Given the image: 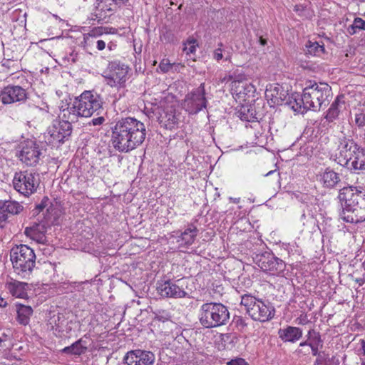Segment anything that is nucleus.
Masks as SVG:
<instances>
[{
    "label": "nucleus",
    "instance_id": "f257e3e1",
    "mask_svg": "<svg viewBox=\"0 0 365 365\" xmlns=\"http://www.w3.org/2000/svg\"><path fill=\"white\" fill-rule=\"evenodd\" d=\"M146 137L144 123L134 118L118 120L113 128L112 143L120 152L128 153L140 145Z\"/></svg>",
    "mask_w": 365,
    "mask_h": 365
},
{
    "label": "nucleus",
    "instance_id": "f03ea898",
    "mask_svg": "<svg viewBox=\"0 0 365 365\" xmlns=\"http://www.w3.org/2000/svg\"><path fill=\"white\" fill-rule=\"evenodd\" d=\"M337 197L341 203L339 217L342 220L356 224L365 220V187H344L339 190Z\"/></svg>",
    "mask_w": 365,
    "mask_h": 365
},
{
    "label": "nucleus",
    "instance_id": "7ed1b4c3",
    "mask_svg": "<svg viewBox=\"0 0 365 365\" xmlns=\"http://www.w3.org/2000/svg\"><path fill=\"white\" fill-rule=\"evenodd\" d=\"M102 107V101L99 95L91 91H85L75 98L68 108L62 110L63 118L77 122L79 117L89 118Z\"/></svg>",
    "mask_w": 365,
    "mask_h": 365
},
{
    "label": "nucleus",
    "instance_id": "20e7f679",
    "mask_svg": "<svg viewBox=\"0 0 365 365\" xmlns=\"http://www.w3.org/2000/svg\"><path fill=\"white\" fill-rule=\"evenodd\" d=\"M10 259L16 272L23 278L29 277L36 264L34 251L26 245L14 247L10 251Z\"/></svg>",
    "mask_w": 365,
    "mask_h": 365
},
{
    "label": "nucleus",
    "instance_id": "39448f33",
    "mask_svg": "<svg viewBox=\"0 0 365 365\" xmlns=\"http://www.w3.org/2000/svg\"><path fill=\"white\" fill-rule=\"evenodd\" d=\"M331 87L327 83H314L307 86L301 96L304 110H319L322 105L329 103Z\"/></svg>",
    "mask_w": 365,
    "mask_h": 365
},
{
    "label": "nucleus",
    "instance_id": "423d86ee",
    "mask_svg": "<svg viewBox=\"0 0 365 365\" xmlns=\"http://www.w3.org/2000/svg\"><path fill=\"white\" fill-rule=\"evenodd\" d=\"M229 319L230 312L221 303H205L201 307L200 322L206 328L224 325Z\"/></svg>",
    "mask_w": 365,
    "mask_h": 365
},
{
    "label": "nucleus",
    "instance_id": "0eeeda50",
    "mask_svg": "<svg viewBox=\"0 0 365 365\" xmlns=\"http://www.w3.org/2000/svg\"><path fill=\"white\" fill-rule=\"evenodd\" d=\"M241 304L245 307L247 313L255 321L267 322L274 314V308L261 299L253 296L245 294L242 296Z\"/></svg>",
    "mask_w": 365,
    "mask_h": 365
},
{
    "label": "nucleus",
    "instance_id": "6e6552de",
    "mask_svg": "<svg viewBox=\"0 0 365 365\" xmlns=\"http://www.w3.org/2000/svg\"><path fill=\"white\" fill-rule=\"evenodd\" d=\"M12 182L15 190L25 197H29L36 192L40 180L35 172L24 170L15 173Z\"/></svg>",
    "mask_w": 365,
    "mask_h": 365
},
{
    "label": "nucleus",
    "instance_id": "1a4fd4ad",
    "mask_svg": "<svg viewBox=\"0 0 365 365\" xmlns=\"http://www.w3.org/2000/svg\"><path fill=\"white\" fill-rule=\"evenodd\" d=\"M255 262L260 269L272 275H279L285 269V263L272 253L264 252L256 255L254 257Z\"/></svg>",
    "mask_w": 365,
    "mask_h": 365
},
{
    "label": "nucleus",
    "instance_id": "9d476101",
    "mask_svg": "<svg viewBox=\"0 0 365 365\" xmlns=\"http://www.w3.org/2000/svg\"><path fill=\"white\" fill-rule=\"evenodd\" d=\"M130 68L120 62L113 61L109 63L108 73L105 76L108 84L111 87L123 86L128 79Z\"/></svg>",
    "mask_w": 365,
    "mask_h": 365
},
{
    "label": "nucleus",
    "instance_id": "9b49d317",
    "mask_svg": "<svg viewBox=\"0 0 365 365\" xmlns=\"http://www.w3.org/2000/svg\"><path fill=\"white\" fill-rule=\"evenodd\" d=\"M19 160L27 166L36 165L41 155L39 145L33 140H26L21 143Z\"/></svg>",
    "mask_w": 365,
    "mask_h": 365
},
{
    "label": "nucleus",
    "instance_id": "f8f14e48",
    "mask_svg": "<svg viewBox=\"0 0 365 365\" xmlns=\"http://www.w3.org/2000/svg\"><path fill=\"white\" fill-rule=\"evenodd\" d=\"M204 84L188 93L184 99V109L190 114H195L206 108Z\"/></svg>",
    "mask_w": 365,
    "mask_h": 365
},
{
    "label": "nucleus",
    "instance_id": "ddd939ff",
    "mask_svg": "<svg viewBox=\"0 0 365 365\" xmlns=\"http://www.w3.org/2000/svg\"><path fill=\"white\" fill-rule=\"evenodd\" d=\"M359 146L352 139L346 137L340 139L338 145L339 153L336 155L337 163L346 167L354 153L359 150Z\"/></svg>",
    "mask_w": 365,
    "mask_h": 365
},
{
    "label": "nucleus",
    "instance_id": "4468645a",
    "mask_svg": "<svg viewBox=\"0 0 365 365\" xmlns=\"http://www.w3.org/2000/svg\"><path fill=\"white\" fill-rule=\"evenodd\" d=\"M72 123L73 122L71 120L62 118L61 121L53 124L48 130L49 143L54 144L63 142L64 139L70 136L72 133Z\"/></svg>",
    "mask_w": 365,
    "mask_h": 365
},
{
    "label": "nucleus",
    "instance_id": "2eb2a0df",
    "mask_svg": "<svg viewBox=\"0 0 365 365\" xmlns=\"http://www.w3.org/2000/svg\"><path fill=\"white\" fill-rule=\"evenodd\" d=\"M155 359L152 352L139 349L128 351L123 358L125 365H153Z\"/></svg>",
    "mask_w": 365,
    "mask_h": 365
},
{
    "label": "nucleus",
    "instance_id": "dca6fc26",
    "mask_svg": "<svg viewBox=\"0 0 365 365\" xmlns=\"http://www.w3.org/2000/svg\"><path fill=\"white\" fill-rule=\"evenodd\" d=\"M26 98V90L19 86H7L0 94V100L4 104L24 101Z\"/></svg>",
    "mask_w": 365,
    "mask_h": 365
},
{
    "label": "nucleus",
    "instance_id": "f3484780",
    "mask_svg": "<svg viewBox=\"0 0 365 365\" xmlns=\"http://www.w3.org/2000/svg\"><path fill=\"white\" fill-rule=\"evenodd\" d=\"M287 95V91L279 84H269L265 91V98L270 106L282 104Z\"/></svg>",
    "mask_w": 365,
    "mask_h": 365
},
{
    "label": "nucleus",
    "instance_id": "a211bd4d",
    "mask_svg": "<svg viewBox=\"0 0 365 365\" xmlns=\"http://www.w3.org/2000/svg\"><path fill=\"white\" fill-rule=\"evenodd\" d=\"M319 181L327 189H334L341 186V175L330 168H327L319 175Z\"/></svg>",
    "mask_w": 365,
    "mask_h": 365
},
{
    "label": "nucleus",
    "instance_id": "6ab92c4d",
    "mask_svg": "<svg viewBox=\"0 0 365 365\" xmlns=\"http://www.w3.org/2000/svg\"><path fill=\"white\" fill-rule=\"evenodd\" d=\"M279 337L284 342L294 343L302 336V330L296 327L288 326L278 331Z\"/></svg>",
    "mask_w": 365,
    "mask_h": 365
},
{
    "label": "nucleus",
    "instance_id": "aec40b11",
    "mask_svg": "<svg viewBox=\"0 0 365 365\" xmlns=\"http://www.w3.org/2000/svg\"><path fill=\"white\" fill-rule=\"evenodd\" d=\"M158 293L165 297H180L181 289L176 284L170 281H165L158 283L157 287Z\"/></svg>",
    "mask_w": 365,
    "mask_h": 365
},
{
    "label": "nucleus",
    "instance_id": "412c9836",
    "mask_svg": "<svg viewBox=\"0 0 365 365\" xmlns=\"http://www.w3.org/2000/svg\"><path fill=\"white\" fill-rule=\"evenodd\" d=\"M28 284L14 279H11L6 283V288L9 293L17 298H25L27 297L26 287Z\"/></svg>",
    "mask_w": 365,
    "mask_h": 365
},
{
    "label": "nucleus",
    "instance_id": "4be33fe9",
    "mask_svg": "<svg viewBox=\"0 0 365 365\" xmlns=\"http://www.w3.org/2000/svg\"><path fill=\"white\" fill-rule=\"evenodd\" d=\"M111 0H96L95 6V16L98 21L108 16V12L113 11Z\"/></svg>",
    "mask_w": 365,
    "mask_h": 365
},
{
    "label": "nucleus",
    "instance_id": "5701e85b",
    "mask_svg": "<svg viewBox=\"0 0 365 365\" xmlns=\"http://www.w3.org/2000/svg\"><path fill=\"white\" fill-rule=\"evenodd\" d=\"M346 168L354 171L365 170V150L364 148H359V150L354 153Z\"/></svg>",
    "mask_w": 365,
    "mask_h": 365
},
{
    "label": "nucleus",
    "instance_id": "b1692460",
    "mask_svg": "<svg viewBox=\"0 0 365 365\" xmlns=\"http://www.w3.org/2000/svg\"><path fill=\"white\" fill-rule=\"evenodd\" d=\"M180 118V112H176L175 110H170L165 113L164 116L161 117V122L164 123L166 128L171 130L179 123Z\"/></svg>",
    "mask_w": 365,
    "mask_h": 365
},
{
    "label": "nucleus",
    "instance_id": "393cba45",
    "mask_svg": "<svg viewBox=\"0 0 365 365\" xmlns=\"http://www.w3.org/2000/svg\"><path fill=\"white\" fill-rule=\"evenodd\" d=\"M17 307V320L23 325H26L29 322L30 317L33 313V309L30 306L18 304Z\"/></svg>",
    "mask_w": 365,
    "mask_h": 365
},
{
    "label": "nucleus",
    "instance_id": "a878e982",
    "mask_svg": "<svg viewBox=\"0 0 365 365\" xmlns=\"http://www.w3.org/2000/svg\"><path fill=\"white\" fill-rule=\"evenodd\" d=\"M343 96H337L335 101L332 103L330 108H329L327 113L325 116V118L329 122H332L335 120L340 112V105L341 103H344V101H341Z\"/></svg>",
    "mask_w": 365,
    "mask_h": 365
},
{
    "label": "nucleus",
    "instance_id": "bb28decb",
    "mask_svg": "<svg viewBox=\"0 0 365 365\" xmlns=\"http://www.w3.org/2000/svg\"><path fill=\"white\" fill-rule=\"evenodd\" d=\"M304 51L306 54L319 56L324 53V46L317 41H308L305 44Z\"/></svg>",
    "mask_w": 365,
    "mask_h": 365
},
{
    "label": "nucleus",
    "instance_id": "cd10ccee",
    "mask_svg": "<svg viewBox=\"0 0 365 365\" xmlns=\"http://www.w3.org/2000/svg\"><path fill=\"white\" fill-rule=\"evenodd\" d=\"M115 29L113 28L98 27L92 29L88 34L84 35V41L86 43H90L93 41V38L102 35L103 33L108 34L115 33Z\"/></svg>",
    "mask_w": 365,
    "mask_h": 365
},
{
    "label": "nucleus",
    "instance_id": "c85d7f7f",
    "mask_svg": "<svg viewBox=\"0 0 365 365\" xmlns=\"http://www.w3.org/2000/svg\"><path fill=\"white\" fill-rule=\"evenodd\" d=\"M86 349L81 345V340H78L69 346H66L62 349V352L65 354L81 355Z\"/></svg>",
    "mask_w": 365,
    "mask_h": 365
},
{
    "label": "nucleus",
    "instance_id": "c756f323",
    "mask_svg": "<svg viewBox=\"0 0 365 365\" xmlns=\"http://www.w3.org/2000/svg\"><path fill=\"white\" fill-rule=\"evenodd\" d=\"M24 207L16 201H6L4 203V211L12 215H18L23 210Z\"/></svg>",
    "mask_w": 365,
    "mask_h": 365
},
{
    "label": "nucleus",
    "instance_id": "7c9ffc66",
    "mask_svg": "<svg viewBox=\"0 0 365 365\" xmlns=\"http://www.w3.org/2000/svg\"><path fill=\"white\" fill-rule=\"evenodd\" d=\"M198 46L197 41L194 38H188L186 42H184V51H186L187 56L190 57V59L195 61V58L192 56L195 55L196 47ZM189 61V58H187Z\"/></svg>",
    "mask_w": 365,
    "mask_h": 365
},
{
    "label": "nucleus",
    "instance_id": "2f4dec72",
    "mask_svg": "<svg viewBox=\"0 0 365 365\" xmlns=\"http://www.w3.org/2000/svg\"><path fill=\"white\" fill-rule=\"evenodd\" d=\"M197 230L193 225H190L184 230V244L191 245L197 236Z\"/></svg>",
    "mask_w": 365,
    "mask_h": 365
},
{
    "label": "nucleus",
    "instance_id": "473e14b6",
    "mask_svg": "<svg viewBox=\"0 0 365 365\" xmlns=\"http://www.w3.org/2000/svg\"><path fill=\"white\" fill-rule=\"evenodd\" d=\"M300 98L301 96H299L298 94L292 95L291 97H289V101L287 103L294 111L302 112L301 109L303 108V104Z\"/></svg>",
    "mask_w": 365,
    "mask_h": 365
},
{
    "label": "nucleus",
    "instance_id": "72a5a7b5",
    "mask_svg": "<svg viewBox=\"0 0 365 365\" xmlns=\"http://www.w3.org/2000/svg\"><path fill=\"white\" fill-rule=\"evenodd\" d=\"M357 30L365 31V21L361 18H356L352 24L347 29L349 34L353 35L356 33Z\"/></svg>",
    "mask_w": 365,
    "mask_h": 365
},
{
    "label": "nucleus",
    "instance_id": "f704fd0d",
    "mask_svg": "<svg viewBox=\"0 0 365 365\" xmlns=\"http://www.w3.org/2000/svg\"><path fill=\"white\" fill-rule=\"evenodd\" d=\"M310 347L311 346L307 341L301 342L295 353L299 357L308 356L311 353L312 349Z\"/></svg>",
    "mask_w": 365,
    "mask_h": 365
},
{
    "label": "nucleus",
    "instance_id": "c9c22d12",
    "mask_svg": "<svg viewBox=\"0 0 365 365\" xmlns=\"http://www.w3.org/2000/svg\"><path fill=\"white\" fill-rule=\"evenodd\" d=\"M184 349L186 350L185 354H187V359H192L195 349L187 340L184 341Z\"/></svg>",
    "mask_w": 365,
    "mask_h": 365
},
{
    "label": "nucleus",
    "instance_id": "e433bc0d",
    "mask_svg": "<svg viewBox=\"0 0 365 365\" xmlns=\"http://www.w3.org/2000/svg\"><path fill=\"white\" fill-rule=\"evenodd\" d=\"M25 234L28 236L32 238L33 240H37L38 241H40L38 237L42 238V236H40L35 227H26L25 229Z\"/></svg>",
    "mask_w": 365,
    "mask_h": 365
},
{
    "label": "nucleus",
    "instance_id": "4c0bfd02",
    "mask_svg": "<svg viewBox=\"0 0 365 365\" xmlns=\"http://www.w3.org/2000/svg\"><path fill=\"white\" fill-rule=\"evenodd\" d=\"M174 67V64H171L168 60H163L160 65L159 68L164 73L169 71Z\"/></svg>",
    "mask_w": 365,
    "mask_h": 365
},
{
    "label": "nucleus",
    "instance_id": "58836bf2",
    "mask_svg": "<svg viewBox=\"0 0 365 365\" xmlns=\"http://www.w3.org/2000/svg\"><path fill=\"white\" fill-rule=\"evenodd\" d=\"M355 123L359 127H363L365 125V114L363 113L355 115Z\"/></svg>",
    "mask_w": 365,
    "mask_h": 365
},
{
    "label": "nucleus",
    "instance_id": "ea45409f",
    "mask_svg": "<svg viewBox=\"0 0 365 365\" xmlns=\"http://www.w3.org/2000/svg\"><path fill=\"white\" fill-rule=\"evenodd\" d=\"M219 46V48H217V49L215 50L214 51V53H213V58L217 60V61H220L221 60L222 58H223V52H225V50L222 49V43H220L218 44Z\"/></svg>",
    "mask_w": 365,
    "mask_h": 365
},
{
    "label": "nucleus",
    "instance_id": "a19ab883",
    "mask_svg": "<svg viewBox=\"0 0 365 365\" xmlns=\"http://www.w3.org/2000/svg\"><path fill=\"white\" fill-rule=\"evenodd\" d=\"M308 343L310 346H320V348H322L323 346V340L322 339L320 334L309 340Z\"/></svg>",
    "mask_w": 365,
    "mask_h": 365
},
{
    "label": "nucleus",
    "instance_id": "79ce46f5",
    "mask_svg": "<svg viewBox=\"0 0 365 365\" xmlns=\"http://www.w3.org/2000/svg\"><path fill=\"white\" fill-rule=\"evenodd\" d=\"M296 322L299 325H305L309 322V320L307 314H302L299 317L297 318Z\"/></svg>",
    "mask_w": 365,
    "mask_h": 365
},
{
    "label": "nucleus",
    "instance_id": "37998d69",
    "mask_svg": "<svg viewBox=\"0 0 365 365\" xmlns=\"http://www.w3.org/2000/svg\"><path fill=\"white\" fill-rule=\"evenodd\" d=\"M8 216L3 212H0V228H4L7 223Z\"/></svg>",
    "mask_w": 365,
    "mask_h": 365
},
{
    "label": "nucleus",
    "instance_id": "c03bdc74",
    "mask_svg": "<svg viewBox=\"0 0 365 365\" xmlns=\"http://www.w3.org/2000/svg\"><path fill=\"white\" fill-rule=\"evenodd\" d=\"M228 364L230 365H247V363L243 359L231 360Z\"/></svg>",
    "mask_w": 365,
    "mask_h": 365
},
{
    "label": "nucleus",
    "instance_id": "a18cd8bd",
    "mask_svg": "<svg viewBox=\"0 0 365 365\" xmlns=\"http://www.w3.org/2000/svg\"><path fill=\"white\" fill-rule=\"evenodd\" d=\"M105 121V118L102 116L92 119L91 123L93 125H100Z\"/></svg>",
    "mask_w": 365,
    "mask_h": 365
},
{
    "label": "nucleus",
    "instance_id": "49530a36",
    "mask_svg": "<svg viewBox=\"0 0 365 365\" xmlns=\"http://www.w3.org/2000/svg\"><path fill=\"white\" fill-rule=\"evenodd\" d=\"M319 332L316 331L314 329H310L307 333V341L312 338L317 336V335H319Z\"/></svg>",
    "mask_w": 365,
    "mask_h": 365
},
{
    "label": "nucleus",
    "instance_id": "de8ad7c7",
    "mask_svg": "<svg viewBox=\"0 0 365 365\" xmlns=\"http://www.w3.org/2000/svg\"><path fill=\"white\" fill-rule=\"evenodd\" d=\"M310 349H312L311 353L314 356H317L318 357L320 356V352L319 350L320 349V346H311Z\"/></svg>",
    "mask_w": 365,
    "mask_h": 365
},
{
    "label": "nucleus",
    "instance_id": "09e8293b",
    "mask_svg": "<svg viewBox=\"0 0 365 365\" xmlns=\"http://www.w3.org/2000/svg\"><path fill=\"white\" fill-rule=\"evenodd\" d=\"M236 324L237 327L244 328L247 326V323L245 322V319H243L242 317H239L236 319Z\"/></svg>",
    "mask_w": 365,
    "mask_h": 365
},
{
    "label": "nucleus",
    "instance_id": "8fccbe9b",
    "mask_svg": "<svg viewBox=\"0 0 365 365\" xmlns=\"http://www.w3.org/2000/svg\"><path fill=\"white\" fill-rule=\"evenodd\" d=\"M96 46H97V48L99 51H102L106 48V43L103 40H98L96 41Z\"/></svg>",
    "mask_w": 365,
    "mask_h": 365
},
{
    "label": "nucleus",
    "instance_id": "3c124183",
    "mask_svg": "<svg viewBox=\"0 0 365 365\" xmlns=\"http://www.w3.org/2000/svg\"><path fill=\"white\" fill-rule=\"evenodd\" d=\"M326 365H339V359L335 356H333Z\"/></svg>",
    "mask_w": 365,
    "mask_h": 365
},
{
    "label": "nucleus",
    "instance_id": "603ef678",
    "mask_svg": "<svg viewBox=\"0 0 365 365\" xmlns=\"http://www.w3.org/2000/svg\"><path fill=\"white\" fill-rule=\"evenodd\" d=\"M361 344L362 354L364 356H365V340L364 339L361 340ZM362 365H365V359H364V361L362 362Z\"/></svg>",
    "mask_w": 365,
    "mask_h": 365
},
{
    "label": "nucleus",
    "instance_id": "864d4df0",
    "mask_svg": "<svg viewBox=\"0 0 365 365\" xmlns=\"http://www.w3.org/2000/svg\"><path fill=\"white\" fill-rule=\"evenodd\" d=\"M6 305H7L6 301L0 296V307H6Z\"/></svg>",
    "mask_w": 365,
    "mask_h": 365
},
{
    "label": "nucleus",
    "instance_id": "5fc2aeb1",
    "mask_svg": "<svg viewBox=\"0 0 365 365\" xmlns=\"http://www.w3.org/2000/svg\"><path fill=\"white\" fill-rule=\"evenodd\" d=\"M259 43L262 45V46H265L267 44V39L266 38H264L263 37H259Z\"/></svg>",
    "mask_w": 365,
    "mask_h": 365
},
{
    "label": "nucleus",
    "instance_id": "6e6d98bb",
    "mask_svg": "<svg viewBox=\"0 0 365 365\" xmlns=\"http://www.w3.org/2000/svg\"><path fill=\"white\" fill-rule=\"evenodd\" d=\"M356 282L359 285H363V284L365 283V279H364L363 278H359V279H356Z\"/></svg>",
    "mask_w": 365,
    "mask_h": 365
},
{
    "label": "nucleus",
    "instance_id": "4d7b16f0",
    "mask_svg": "<svg viewBox=\"0 0 365 365\" xmlns=\"http://www.w3.org/2000/svg\"><path fill=\"white\" fill-rule=\"evenodd\" d=\"M113 1H114L115 4H120V3H124L125 1H127L128 0H112Z\"/></svg>",
    "mask_w": 365,
    "mask_h": 365
},
{
    "label": "nucleus",
    "instance_id": "13d9d810",
    "mask_svg": "<svg viewBox=\"0 0 365 365\" xmlns=\"http://www.w3.org/2000/svg\"><path fill=\"white\" fill-rule=\"evenodd\" d=\"M230 200H232L233 201V202H235V203H238L240 202V198H235V199L230 198Z\"/></svg>",
    "mask_w": 365,
    "mask_h": 365
},
{
    "label": "nucleus",
    "instance_id": "bf43d9fd",
    "mask_svg": "<svg viewBox=\"0 0 365 365\" xmlns=\"http://www.w3.org/2000/svg\"><path fill=\"white\" fill-rule=\"evenodd\" d=\"M225 60H226V61H230V53H227V55L226 56V57H225Z\"/></svg>",
    "mask_w": 365,
    "mask_h": 365
},
{
    "label": "nucleus",
    "instance_id": "052dcab7",
    "mask_svg": "<svg viewBox=\"0 0 365 365\" xmlns=\"http://www.w3.org/2000/svg\"><path fill=\"white\" fill-rule=\"evenodd\" d=\"M183 296H184V300H185V299H190V298L189 297H186V293H185V292H184Z\"/></svg>",
    "mask_w": 365,
    "mask_h": 365
},
{
    "label": "nucleus",
    "instance_id": "680f3d73",
    "mask_svg": "<svg viewBox=\"0 0 365 365\" xmlns=\"http://www.w3.org/2000/svg\"><path fill=\"white\" fill-rule=\"evenodd\" d=\"M274 172V171H272H272H269V173H267L266 174V176L271 175V174H272V173H273Z\"/></svg>",
    "mask_w": 365,
    "mask_h": 365
},
{
    "label": "nucleus",
    "instance_id": "e2e57ef3",
    "mask_svg": "<svg viewBox=\"0 0 365 365\" xmlns=\"http://www.w3.org/2000/svg\"><path fill=\"white\" fill-rule=\"evenodd\" d=\"M298 7H299L298 6H295V10L296 11H298Z\"/></svg>",
    "mask_w": 365,
    "mask_h": 365
}]
</instances>
